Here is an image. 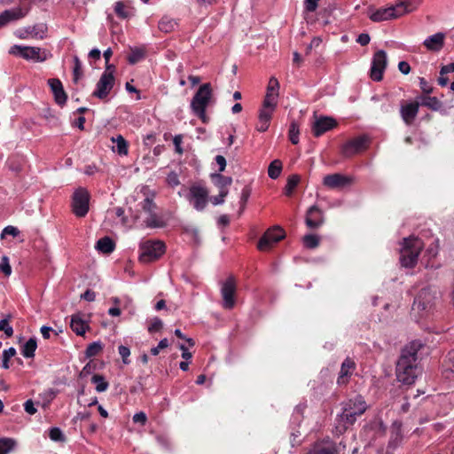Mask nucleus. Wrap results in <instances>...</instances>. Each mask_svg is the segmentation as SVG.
<instances>
[{"instance_id":"f257e3e1","label":"nucleus","mask_w":454,"mask_h":454,"mask_svg":"<svg viewBox=\"0 0 454 454\" xmlns=\"http://www.w3.org/2000/svg\"><path fill=\"white\" fill-rule=\"evenodd\" d=\"M424 345L419 340H413L406 345L401 353L396 364V378L405 385H412L422 370L419 366V351Z\"/></svg>"},{"instance_id":"f03ea898","label":"nucleus","mask_w":454,"mask_h":454,"mask_svg":"<svg viewBox=\"0 0 454 454\" xmlns=\"http://www.w3.org/2000/svg\"><path fill=\"white\" fill-rule=\"evenodd\" d=\"M424 244L416 237L403 239V247L400 251V262L402 266L412 268L418 261V257L423 249Z\"/></svg>"},{"instance_id":"7ed1b4c3","label":"nucleus","mask_w":454,"mask_h":454,"mask_svg":"<svg viewBox=\"0 0 454 454\" xmlns=\"http://www.w3.org/2000/svg\"><path fill=\"white\" fill-rule=\"evenodd\" d=\"M212 98V89L209 83L202 84L193 96L191 102V108L195 115L207 122L206 108Z\"/></svg>"},{"instance_id":"20e7f679","label":"nucleus","mask_w":454,"mask_h":454,"mask_svg":"<svg viewBox=\"0 0 454 454\" xmlns=\"http://www.w3.org/2000/svg\"><path fill=\"white\" fill-rule=\"evenodd\" d=\"M367 409L366 403L361 395H357L353 399L347 402L343 407L342 413L340 414V420L344 423L346 427L352 425L357 416H361Z\"/></svg>"},{"instance_id":"39448f33","label":"nucleus","mask_w":454,"mask_h":454,"mask_svg":"<svg viewBox=\"0 0 454 454\" xmlns=\"http://www.w3.org/2000/svg\"><path fill=\"white\" fill-rule=\"evenodd\" d=\"M140 251L139 260L147 263L157 260L164 254L165 245L160 240H148L141 243Z\"/></svg>"},{"instance_id":"423d86ee","label":"nucleus","mask_w":454,"mask_h":454,"mask_svg":"<svg viewBox=\"0 0 454 454\" xmlns=\"http://www.w3.org/2000/svg\"><path fill=\"white\" fill-rule=\"evenodd\" d=\"M10 53L35 62H43L47 59L46 51L39 47L14 45L11 48Z\"/></svg>"},{"instance_id":"0eeeda50","label":"nucleus","mask_w":454,"mask_h":454,"mask_svg":"<svg viewBox=\"0 0 454 454\" xmlns=\"http://www.w3.org/2000/svg\"><path fill=\"white\" fill-rule=\"evenodd\" d=\"M90 193L84 188H78L73 194L72 207L77 217H84L89 211Z\"/></svg>"},{"instance_id":"6e6552de","label":"nucleus","mask_w":454,"mask_h":454,"mask_svg":"<svg viewBox=\"0 0 454 454\" xmlns=\"http://www.w3.org/2000/svg\"><path fill=\"white\" fill-rule=\"evenodd\" d=\"M438 298V292L435 289L424 288L416 297L412 309L422 311L429 310L435 304Z\"/></svg>"},{"instance_id":"1a4fd4ad","label":"nucleus","mask_w":454,"mask_h":454,"mask_svg":"<svg viewBox=\"0 0 454 454\" xmlns=\"http://www.w3.org/2000/svg\"><path fill=\"white\" fill-rule=\"evenodd\" d=\"M387 66V52L383 50L377 51L372 59V67L370 69V77L376 82H380L383 78V74Z\"/></svg>"},{"instance_id":"9d476101","label":"nucleus","mask_w":454,"mask_h":454,"mask_svg":"<svg viewBox=\"0 0 454 454\" xmlns=\"http://www.w3.org/2000/svg\"><path fill=\"white\" fill-rule=\"evenodd\" d=\"M285 238V231L278 226L269 229L260 239L258 248L265 251Z\"/></svg>"},{"instance_id":"9b49d317","label":"nucleus","mask_w":454,"mask_h":454,"mask_svg":"<svg viewBox=\"0 0 454 454\" xmlns=\"http://www.w3.org/2000/svg\"><path fill=\"white\" fill-rule=\"evenodd\" d=\"M189 199L193 202L194 208L201 211L207 206L208 191L204 186L194 184L190 188Z\"/></svg>"},{"instance_id":"f8f14e48","label":"nucleus","mask_w":454,"mask_h":454,"mask_svg":"<svg viewBox=\"0 0 454 454\" xmlns=\"http://www.w3.org/2000/svg\"><path fill=\"white\" fill-rule=\"evenodd\" d=\"M114 84V77L112 72H104L100 76L93 96L100 99H104L110 93Z\"/></svg>"},{"instance_id":"ddd939ff","label":"nucleus","mask_w":454,"mask_h":454,"mask_svg":"<svg viewBox=\"0 0 454 454\" xmlns=\"http://www.w3.org/2000/svg\"><path fill=\"white\" fill-rule=\"evenodd\" d=\"M369 137L367 136H360L354 139L348 140L342 146L341 153L346 157H350L355 153L365 150L368 146Z\"/></svg>"},{"instance_id":"4468645a","label":"nucleus","mask_w":454,"mask_h":454,"mask_svg":"<svg viewBox=\"0 0 454 454\" xmlns=\"http://www.w3.org/2000/svg\"><path fill=\"white\" fill-rule=\"evenodd\" d=\"M400 16L395 4L386 8L370 10L369 12V18L373 22L386 21L393 19H397Z\"/></svg>"},{"instance_id":"2eb2a0df","label":"nucleus","mask_w":454,"mask_h":454,"mask_svg":"<svg viewBox=\"0 0 454 454\" xmlns=\"http://www.w3.org/2000/svg\"><path fill=\"white\" fill-rule=\"evenodd\" d=\"M235 291H236L235 281L232 277H230L223 284V286L221 288V293H222V296H223V306L225 309H231L234 307Z\"/></svg>"},{"instance_id":"dca6fc26","label":"nucleus","mask_w":454,"mask_h":454,"mask_svg":"<svg viewBox=\"0 0 454 454\" xmlns=\"http://www.w3.org/2000/svg\"><path fill=\"white\" fill-rule=\"evenodd\" d=\"M352 183V177L339 173L327 175L323 180L324 185L330 189H341L350 185Z\"/></svg>"},{"instance_id":"f3484780","label":"nucleus","mask_w":454,"mask_h":454,"mask_svg":"<svg viewBox=\"0 0 454 454\" xmlns=\"http://www.w3.org/2000/svg\"><path fill=\"white\" fill-rule=\"evenodd\" d=\"M325 223L324 212L316 205L311 206L305 217V223L309 229H317Z\"/></svg>"},{"instance_id":"a211bd4d","label":"nucleus","mask_w":454,"mask_h":454,"mask_svg":"<svg viewBox=\"0 0 454 454\" xmlns=\"http://www.w3.org/2000/svg\"><path fill=\"white\" fill-rule=\"evenodd\" d=\"M70 327L77 335H84L86 331L89 329V325L85 319V316L81 312L72 315Z\"/></svg>"},{"instance_id":"6ab92c4d","label":"nucleus","mask_w":454,"mask_h":454,"mask_svg":"<svg viewBox=\"0 0 454 454\" xmlns=\"http://www.w3.org/2000/svg\"><path fill=\"white\" fill-rule=\"evenodd\" d=\"M48 84L54 95L56 103L59 106L65 105L67 97L63 89L61 82L57 78H51L48 80Z\"/></svg>"},{"instance_id":"aec40b11","label":"nucleus","mask_w":454,"mask_h":454,"mask_svg":"<svg viewBox=\"0 0 454 454\" xmlns=\"http://www.w3.org/2000/svg\"><path fill=\"white\" fill-rule=\"evenodd\" d=\"M445 34L442 32L436 33L426 38L423 45L431 51H439L444 45Z\"/></svg>"},{"instance_id":"412c9836","label":"nucleus","mask_w":454,"mask_h":454,"mask_svg":"<svg viewBox=\"0 0 454 454\" xmlns=\"http://www.w3.org/2000/svg\"><path fill=\"white\" fill-rule=\"evenodd\" d=\"M336 125L335 121L330 117H322L317 120L312 127L315 137H320L325 132L330 130Z\"/></svg>"},{"instance_id":"4be33fe9","label":"nucleus","mask_w":454,"mask_h":454,"mask_svg":"<svg viewBox=\"0 0 454 454\" xmlns=\"http://www.w3.org/2000/svg\"><path fill=\"white\" fill-rule=\"evenodd\" d=\"M27 12V10H24L20 7L4 11L0 14V27L5 26L10 21L23 18Z\"/></svg>"},{"instance_id":"5701e85b","label":"nucleus","mask_w":454,"mask_h":454,"mask_svg":"<svg viewBox=\"0 0 454 454\" xmlns=\"http://www.w3.org/2000/svg\"><path fill=\"white\" fill-rule=\"evenodd\" d=\"M419 103L412 102L401 106V116L407 125H411L419 112Z\"/></svg>"},{"instance_id":"b1692460","label":"nucleus","mask_w":454,"mask_h":454,"mask_svg":"<svg viewBox=\"0 0 454 454\" xmlns=\"http://www.w3.org/2000/svg\"><path fill=\"white\" fill-rule=\"evenodd\" d=\"M355 369V363L349 358H346L340 367V375L337 380L339 385H344L348 382V377L352 374Z\"/></svg>"},{"instance_id":"393cba45","label":"nucleus","mask_w":454,"mask_h":454,"mask_svg":"<svg viewBox=\"0 0 454 454\" xmlns=\"http://www.w3.org/2000/svg\"><path fill=\"white\" fill-rule=\"evenodd\" d=\"M420 3L421 0H399L395 4L399 16L401 17L406 13L415 11Z\"/></svg>"},{"instance_id":"a878e982","label":"nucleus","mask_w":454,"mask_h":454,"mask_svg":"<svg viewBox=\"0 0 454 454\" xmlns=\"http://www.w3.org/2000/svg\"><path fill=\"white\" fill-rule=\"evenodd\" d=\"M338 450L333 443H317L310 450L309 454H337Z\"/></svg>"},{"instance_id":"bb28decb","label":"nucleus","mask_w":454,"mask_h":454,"mask_svg":"<svg viewBox=\"0 0 454 454\" xmlns=\"http://www.w3.org/2000/svg\"><path fill=\"white\" fill-rule=\"evenodd\" d=\"M402 439L401 425L395 422L393 425L388 447L392 449L397 448L400 445Z\"/></svg>"},{"instance_id":"cd10ccee","label":"nucleus","mask_w":454,"mask_h":454,"mask_svg":"<svg viewBox=\"0 0 454 454\" xmlns=\"http://www.w3.org/2000/svg\"><path fill=\"white\" fill-rule=\"evenodd\" d=\"M114 145L113 151L118 153L120 155H127L128 153V144L124 137L121 135L116 137L111 138Z\"/></svg>"},{"instance_id":"c85d7f7f","label":"nucleus","mask_w":454,"mask_h":454,"mask_svg":"<svg viewBox=\"0 0 454 454\" xmlns=\"http://www.w3.org/2000/svg\"><path fill=\"white\" fill-rule=\"evenodd\" d=\"M115 244L109 237H104L98 240L96 244V248L104 253L110 254L114 250Z\"/></svg>"},{"instance_id":"c756f323","label":"nucleus","mask_w":454,"mask_h":454,"mask_svg":"<svg viewBox=\"0 0 454 454\" xmlns=\"http://www.w3.org/2000/svg\"><path fill=\"white\" fill-rule=\"evenodd\" d=\"M420 105L433 111H438L442 107V102L435 97L424 96L420 98Z\"/></svg>"},{"instance_id":"7c9ffc66","label":"nucleus","mask_w":454,"mask_h":454,"mask_svg":"<svg viewBox=\"0 0 454 454\" xmlns=\"http://www.w3.org/2000/svg\"><path fill=\"white\" fill-rule=\"evenodd\" d=\"M148 216L146 217L145 223V225L149 228H161L165 226L164 221L161 219L160 216L158 215L156 211L147 214Z\"/></svg>"},{"instance_id":"2f4dec72","label":"nucleus","mask_w":454,"mask_h":454,"mask_svg":"<svg viewBox=\"0 0 454 454\" xmlns=\"http://www.w3.org/2000/svg\"><path fill=\"white\" fill-rule=\"evenodd\" d=\"M211 179L219 189L228 188L232 184V178L221 174H211Z\"/></svg>"},{"instance_id":"473e14b6","label":"nucleus","mask_w":454,"mask_h":454,"mask_svg":"<svg viewBox=\"0 0 454 454\" xmlns=\"http://www.w3.org/2000/svg\"><path fill=\"white\" fill-rule=\"evenodd\" d=\"M36 348V340L35 338H30L22 348V355L27 358L34 357Z\"/></svg>"},{"instance_id":"72a5a7b5","label":"nucleus","mask_w":454,"mask_h":454,"mask_svg":"<svg viewBox=\"0 0 454 454\" xmlns=\"http://www.w3.org/2000/svg\"><path fill=\"white\" fill-rule=\"evenodd\" d=\"M176 21L168 17L162 18L159 22L160 30L165 33H169L173 31L176 27Z\"/></svg>"},{"instance_id":"f704fd0d","label":"nucleus","mask_w":454,"mask_h":454,"mask_svg":"<svg viewBox=\"0 0 454 454\" xmlns=\"http://www.w3.org/2000/svg\"><path fill=\"white\" fill-rule=\"evenodd\" d=\"M114 12L121 19H127L133 15V10L127 7L122 2L115 4Z\"/></svg>"},{"instance_id":"c9c22d12","label":"nucleus","mask_w":454,"mask_h":454,"mask_svg":"<svg viewBox=\"0 0 454 454\" xmlns=\"http://www.w3.org/2000/svg\"><path fill=\"white\" fill-rule=\"evenodd\" d=\"M278 90L267 87V92L263 102L266 106H277Z\"/></svg>"},{"instance_id":"e433bc0d","label":"nucleus","mask_w":454,"mask_h":454,"mask_svg":"<svg viewBox=\"0 0 454 454\" xmlns=\"http://www.w3.org/2000/svg\"><path fill=\"white\" fill-rule=\"evenodd\" d=\"M46 29V27L41 24L34 27H29L27 32L31 35L32 38L43 39L45 35Z\"/></svg>"},{"instance_id":"4c0bfd02","label":"nucleus","mask_w":454,"mask_h":454,"mask_svg":"<svg viewBox=\"0 0 454 454\" xmlns=\"http://www.w3.org/2000/svg\"><path fill=\"white\" fill-rule=\"evenodd\" d=\"M282 170V162L279 160H274L269 166L268 175L272 179H277Z\"/></svg>"},{"instance_id":"58836bf2","label":"nucleus","mask_w":454,"mask_h":454,"mask_svg":"<svg viewBox=\"0 0 454 454\" xmlns=\"http://www.w3.org/2000/svg\"><path fill=\"white\" fill-rule=\"evenodd\" d=\"M91 382L96 384V390L99 393L105 392L108 388V382L100 374H95L91 378Z\"/></svg>"},{"instance_id":"ea45409f","label":"nucleus","mask_w":454,"mask_h":454,"mask_svg":"<svg viewBox=\"0 0 454 454\" xmlns=\"http://www.w3.org/2000/svg\"><path fill=\"white\" fill-rule=\"evenodd\" d=\"M16 445V442L12 438L0 439V454H8Z\"/></svg>"},{"instance_id":"a19ab883","label":"nucleus","mask_w":454,"mask_h":454,"mask_svg":"<svg viewBox=\"0 0 454 454\" xmlns=\"http://www.w3.org/2000/svg\"><path fill=\"white\" fill-rule=\"evenodd\" d=\"M145 58V51L141 48H134L130 50V53L128 56V61L130 64H136Z\"/></svg>"},{"instance_id":"79ce46f5","label":"nucleus","mask_w":454,"mask_h":454,"mask_svg":"<svg viewBox=\"0 0 454 454\" xmlns=\"http://www.w3.org/2000/svg\"><path fill=\"white\" fill-rule=\"evenodd\" d=\"M300 182V176L292 175L288 177L287 183L285 188V192L287 196H291L294 188L298 185Z\"/></svg>"},{"instance_id":"37998d69","label":"nucleus","mask_w":454,"mask_h":454,"mask_svg":"<svg viewBox=\"0 0 454 454\" xmlns=\"http://www.w3.org/2000/svg\"><path fill=\"white\" fill-rule=\"evenodd\" d=\"M103 349V344L100 341H94L90 343L85 351L87 357L95 356L99 354Z\"/></svg>"},{"instance_id":"c03bdc74","label":"nucleus","mask_w":454,"mask_h":454,"mask_svg":"<svg viewBox=\"0 0 454 454\" xmlns=\"http://www.w3.org/2000/svg\"><path fill=\"white\" fill-rule=\"evenodd\" d=\"M303 244L307 248L313 249L319 245V237L315 234H307L302 239Z\"/></svg>"},{"instance_id":"a18cd8bd","label":"nucleus","mask_w":454,"mask_h":454,"mask_svg":"<svg viewBox=\"0 0 454 454\" xmlns=\"http://www.w3.org/2000/svg\"><path fill=\"white\" fill-rule=\"evenodd\" d=\"M275 108L276 106H266L265 102H263L262 108L259 113V121H270Z\"/></svg>"},{"instance_id":"49530a36","label":"nucleus","mask_w":454,"mask_h":454,"mask_svg":"<svg viewBox=\"0 0 454 454\" xmlns=\"http://www.w3.org/2000/svg\"><path fill=\"white\" fill-rule=\"evenodd\" d=\"M141 207L146 214H151L157 209L156 204L153 202V199L150 197H146L142 202H141Z\"/></svg>"},{"instance_id":"de8ad7c7","label":"nucleus","mask_w":454,"mask_h":454,"mask_svg":"<svg viewBox=\"0 0 454 454\" xmlns=\"http://www.w3.org/2000/svg\"><path fill=\"white\" fill-rule=\"evenodd\" d=\"M16 355V349L14 348H9L3 352V364L2 367L4 369L9 368V360Z\"/></svg>"},{"instance_id":"09e8293b","label":"nucleus","mask_w":454,"mask_h":454,"mask_svg":"<svg viewBox=\"0 0 454 454\" xmlns=\"http://www.w3.org/2000/svg\"><path fill=\"white\" fill-rule=\"evenodd\" d=\"M289 139L294 145L299 143V128L295 122H292L290 125Z\"/></svg>"},{"instance_id":"8fccbe9b","label":"nucleus","mask_w":454,"mask_h":454,"mask_svg":"<svg viewBox=\"0 0 454 454\" xmlns=\"http://www.w3.org/2000/svg\"><path fill=\"white\" fill-rule=\"evenodd\" d=\"M163 327V322L159 317H153L151 320V324L148 326V332L150 333L160 332Z\"/></svg>"},{"instance_id":"3c124183","label":"nucleus","mask_w":454,"mask_h":454,"mask_svg":"<svg viewBox=\"0 0 454 454\" xmlns=\"http://www.w3.org/2000/svg\"><path fill=\"white\" fill-rule=\"evenodd\" d=\"M49 436L54 442L65 441V436L59 427H52L49 432Z\"/></svg>"},{"instance_id":"603ef678","label":"nucleus","mask_w":454,"mask_h":454,"mask_svg":"<svg viewBox=\"0 0 454 454\" xmlns=\"http://www.w3.org/2000/svg\"><path fill=\"white\" fill-rule=\"evenodd\" d=\"M74 70H73L74 82L76 83L78 82V80L80 79V77L82 75V63H81L80 59H78V57H76V56L74 59Z\"/></svg>"},{"instance_id":"864d4df0","label":"nucleus","mask_w":454,"mask_h":454,"mask_svg":"<svg viewBox=\"0 0 454 454\" xmlns=\"http://www.w3.org/2000/svg\"><path fill=\"white\" fill-rule=\"evenodd\" d=\"M0 271H2L5 276H10L12 273V267L9 262V258L6 255L2 257L0 262Z\"/></svg>"},{"instance_id":"5fc2aeb1","label":"nucleus","mask_w":454,"mask_h":454,"mask_svg":"<svg viewBox=\"0 0 454 454\" xmlns=\"http://www.w3.org/2000/svg\"><path fill=\"white\" fill-rule=\"evenodd\" d=\"M0 331L4 332V333H5V335L7 337H12V336L13 329L9 325V319L8 318H4V319L0 320Z\"/></svg>"},{"instance_id":"6e6d98bb","label":"nucleus","mask_w":454,"mask_h":454,"mask_svg":"<svg viewBox=\"0 0 454 454\" xmlns=\"http://www.w3.org/2000/svg\"><path fill=\"white\" fill-rule=\"evenodd\" d=\"M448 363L450 366L445 371L446 378L454 376V350L450 351L448 355Z\"/></svg>"},{"instance_id":"4d7b16f0","label":"nucleus","mask_w":454,"mask_h":454,"mask_svg":"<svg viewBox=\"0 0 454 454\" xmlns=\"http://www.w3.org/2000/svg\"><path fill=\"white\" fill-rule=\"evenodd\" d=\"M250 194H251L250 189L247 187H245L241 192L239 214H241L243 212V210L245 209L246 203L247 202Z\"/></svg>"},{"instance_id":"13d9d810","label":"nucleus","mask_w":454,"mask_h":454,"mask_svg":"<svg viewBox=\"0 0 454 454\" xmlns=\"http://www.w3.org/2000/svg\"><path fill=\"white\" fill-rule=\"evenodd\" d=\"M118 350H119V354L120 356H121L122 358V362L125 364H129V360L128 359V357L130 355V350L128 347L126 346H123V345H121L119 346L118 348Z\"/></svg>"},{"instance_id":"bf43d9fd","label":"nucleus","mask_w":454,"mask_h":454,"mask_svg":"<svg viewBox=\"0 0 454 454\" xmlns=\"http://www.w3.org/2000/svg\"><path fill=\"white\" fill-rule=\"evenodd\" d=\"M168 346V339L164 338L159 342L157 347L151 348V354L153 356H157L160 353V349L166 348Z\"/></svg>"},{"instance_id":"052dcab7","label":"nucleus","mask_w":454,"mask_h":454,"mask_svg":"<svg viewBox=\"0 0 454 454\" xmlns=\"http://www.w3.org/2000/svg\"><path fill=\"white\" fill-rule=\"evenodd\" d=\"M419 86L422 91L426 94H430L433 92V87L423 77L419 78Z\"/></svg>"},{"instance_id":"680f3d73","label":"nucleus","mask_w":454,"mask_h":454,"mask_svg":"<svg viewBox=\"0 0 454 454\" xmlns=\"http://www.w3.org/2000/svg\"><path fill=\"white\" fill-rule=\"evenodd\" d=\"M19 233H20V231L18 230V228L10 225L4 229V231L2 232V237L4 235H11V236L16 237L19 235Z\"/></svg>"},{"instance_id":"e2e57ef3","label":"nucleus","mask_w":454,"mask_h":454,"mask_svg":"<svg viewBox=\"0 0 454 454\" xmlns=\"http://www.w3.org/2000/svg\"><path fill=\"white\" fill-rule=\"evenodd\" d=\"M24 409L27 413L34 415L36 412V408L32 400H27L24 403Z\"/></svg>"},{"instance_id":"0e129e2a","label":"nucleus","mask_w":454,"mask_h":454,"mask_svg":"<svg viewBox=\"0 0 454 454\" xmlns=\"http://www.w3.org/2000/svg\"><path fill=\"white\" fill-rule=\"evenodd\" d=\"M370 35L368 34L363 33L358 35L356 42L362 46H365L370 43Z\"/></svg>"},{"instance_id":"69168bd1","label":"nucleus","mask_w":454,"mask_h":454,"mask_svg":"<svg viewBox=\"0 0 454 454\" xmlns=\"http://www.w3.org/2000/svg\"><path fill=\"white\" fill-rule=\"evenodd\" d=\"M398 69L403 74H408L411 72V67L406 61H400L398 64Z\"/></svg>"},{"instance_id":"338daca9","label":"nucleus","mask_w":454,"mask_h":454,"mask_svg":"<svg viewBox=\"0 0 454 454\" xmlns=\"http://www.w3.org/2000/svg\"><path fill=\"white\" fill-rule=\"evenodd\" d=\"M319 0H305V8L308 12H314L317 7V2Z\"/></svg>"},{"instance_id":"774afa93","label":"nucleus","mask_w":454,"mask_h":454,"mask_svg":"<svg viewBox=\"0 0 454 454\" xmlns=\"http://www.w3.org/2000/svg\"><path fill=\"white\" fill-rule=\"evenodd\" d=\"M452 72H454V62L446 66H442L440 71V74L446 75L447 74Z\"/></svg>"}]
</instances>
